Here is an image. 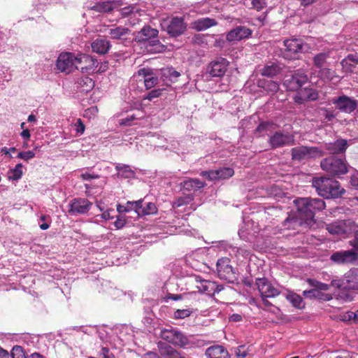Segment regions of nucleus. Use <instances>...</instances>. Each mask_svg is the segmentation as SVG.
Masks as SVG:
<instances>
[{"label": "nucleus", "mask_w": 358, "mask_h": 358, "mask_svg": "<svg viewBox=\"0 0 358 358\" xmlns=\"http://www.w3.org/2000/svg\"><path fill=\"white\" fill-rule=\"evenodd\" d=\"M298 216L307 224L313 222L315 212L325 208V203L320 199L299 198L295 200Z\"/></svg>", "instance_id": "1"}, {"label": "nucleus", "mask_w": 358, "mask_h": 358, "mask_svg": "<svg viewBox=\"0 0 358 358\" xmlns=\"http://www.w3.org/2000/svg\"><path fill=\"white\" fill-rule=\"evenodd\" d=\"M312 184L317 194L327 199L338 198L345 192L339 182L330 178L324 176L314 178Z\"/></svg>", "instance_id": "2"}, {"label": "nucleus", "mask_w": 358, "mask_h": 358, "mask_svg": "<svg viewBox=\"0 0 358 358\" xmlns=\"http://www.w3.org/2000/svg\"><path fill=\"white\" fill-rule=\"evenodd\" d=\"M160 336L167 342L182 348H192L196 345L194 336L185 335L176 329H164Z\"/></svg>", "instance_id": "3"}, {"label": "nucleus", "mask_w": 358, "mask_h": 358, "mask_svg": "<svg viewBox=\"0 0 358 358\" xmlns=\"http://www.w3.org/2000/svg\"><path fill=\"white\" fill-rule=\"evenodd\" d=\"M157 36L158 31L157 29L145 27L137 34L136 39L138 42L143 43L147 48L150 46L148 51L157 52L159 51L160 48Z\"/></svg>", "instance_id": "4"}, {"label": "nucleus", "mask_w": 358, "mask_h": 358, "mask_svg": "<svg viewBox=\"0 0 358 358\" xmlns=\"http://www.w3.org/2000/svg\"><path fill=\"white\" fill-rule=\"evenodd\" d=\"M320 165L322 170L331 175L340 176L348 172L345 161L336 157L325 158L321 162Z\"/></svg>", "instance_id": "5"}, {"label": "nucleus", "mask_w": 358, "mask_h": 358, "mask_svg": "<svg viewBox=\"0 0 358 358\" xmlns=\"http://www.w3.org/2000/svg\"><path fill=\"white\" fill-rule=\"evenodd\" d=\"M357 226L350 220H338L327 225V230L332 235L341 236L343 238L357 231Z\"/></svg>", "instance_id": "6"}, {"label": "nucleus", "mask_w": 358, "mask_h": 358, "mask_svg": "<svg viewBox=\"0 0 358 358\" xmlns=\"http://www.w3.org/2000/svg\"><path fill=\"white\" fill-rule=\"evenodd\" d=\"M292 157L294 160L302 161L310 158L319 157L324 155L319 147L299 146L292 149Z\"/></svg>", "instance_id": "7"}, {"label": "nucleus", "mask_w": 358, "mask_h": 358, "mask_svg": "<svg viewBox=\"0 0 358 358\" xmlns=\"http://www.w3.org/2000/svg\"><path fill=\"white\" fill-rule=\"evenodd\" d=\"M76 55L71 52L61 53L57 60V67L62 72L69 73L76 69Z\"/></svg>", "instance_id": "8"}, {"label": "nucleus", "mask_w": 358, "mask_h": 358, "mask_svg": "<svg viewBox=\"0 0 358 358\" xmlns=\"http://www.w3.org/2000/svg\"><path fill=\"white\" fill-rule=\"evenodd\" d=\"M255 285L262 298H273L280 294L279 289L265 278H257Z\"/></svg>", "instance_id": "9"}, {"label": "nucleus", "mask_w": 358, "mask_h": 358, "mask_svg": "<svg viewBox=\"0 0 358 358\" xmlns=\"http://www.w3.org/2000/svg\"><path fill=\"white\" fill-rule=\"evenodd\" d=\"M284 45L285 47V57L288 59H294L292 55L302 52L306 50V44H305L301 39L299 38H290L284 41Z\"/></svg>", "instance_id": "10"}, {"label": "nucleus", "mask_w": 358, "mask_h": 358, "mask_svg": "<svg viewBox=\"0 0 358 358\" xmlns=\"http://www.w3.org/2000/svg\"><path fill=\"white\" fill-rule=\"evenodd\" d=\"M308 81L307 76L301 71H296L284 81V85L289 91H299L301 86Z\"/></svg>", "instance_id": "11"}, {"label": "nucleus", "mask_w": 358, "mask_h": 358, "mask_svg": "<svg viewBox=\"0 0 358 358\" xmlns=\"http://www.w3.org/2000/svg\"><path fill=\"white\" fill-rule=\"evenodd\" d=\"M217 272L218 277L229 282L232 281L234 273L232 266L229 264L228 258H222L217 262Z\"/></svg>", "instance_id": "12"}, {"label": "nucleus", "mask_w": 358, "mask_h": 358, "mask_svg": "<svg viewBox=\"0 0 358 358\" xmlns=\"http://www.w3.org/2000/svg\"><path fill=\"white\" fill-rule=\"evenodd\" d=\"M357 258L358 255L353 250L337 251L334 252L330 257L331 261L338 264L352 263Z\"/></svg>", "instance_id": "13"}, {"label": "nucleus", "mask_w": 358, "mask_h": 358, "mask_svg": "<svg viewBox=\"0 0 358 358\" xmlns=\"http://www.w3.org/2000/svg\"><path fill=\"white\" fill-rule=\"evenodd\" d=\"M92 203L86 199H74L69 203V213L71 215L85 214L90 209Z\"/></svg>", "instance_id": "14"}, {"label": "nucleus", "mask_w": 358, "mask_h": 358, "mask_svg": "<svg viewBox=\"0 0 358 358\" xmlns=\"http://www.w3.org/2000/svg\"><path fill=\"white\" fill-rule=\"evenodd\" d=\"M76 69L80 70L83 73H89L94 70L97 62L90 55L80 54L76 55Z\"/></svg>", "instance_id": "15"}, {"label": "nucleus", "mask_w": 358, "mask_h": 358, "mask_svg": "<svg viewBox=\"0 0 358 358\" xmlns=\"http://www.w3.org/2000/svg\"><path fill=\"white\" fill-rule=\"evenodd\" d=\"M252 33L250 29L244 26H238L227 34L226 38L230 43H236L249 38Z\"/></svg>", "instance_id": "16"}, {"label": "nucleus", "mask_w": 358, "mask_h": 358, "mask_svg": "<svg viewBox=\"0 0 358 358\" xmlns=\"http://www.w3.org/2000/svg\"><path fill=\"white\" fill-rule=\"evenodd\" d=\"M129 205L134 206V210L138 216H143L146 215H152L157 213V208L154 203L148 202L144 206L143 205V200L140 199L133 202H129Z\"/></svg>", "instance_id": "17"}, {"label": "nucleus", "mask_w": 358, "mask_h": 358, "mask_svg": "<svg viewBox=\"0 0 358 358\" xmlns=\"http://www.w3.org/2000/svg\"><path fill=\"white\" fill-rule=\"evenodd\" d=\"M234 174L233 169L229 167L221 168L217 170H211L209 171H203L201 175L208 178L210 180L220 179H227Z\"/></svg>", "instance_id": "18"}, {"label": "nucleus", "mask_w": 358, "mask_h": 358, "mask_svg": "<svg viewBox=\"0 0 358 358\" xmlns=\"http://www.w3.org/2000/svg\"><path fill=\"white\" fill-rule=\"evenodd\" d=\"M229 66V62L224 58H220L212 62L208 66V73L213 77H222L224 75Z\"/></svg>", "instance_id": "19"}, {"label": "nucleus", "mask_w": 358, "mask_h": 358, "mask_svg": "<svg viewBox=\"0 0 358 358\" xmlns=\"http://www.w3.org/2000/svg\"><path fill=\"white\" fill-rule=\"evenodd\" d=\"M332 103L337 108L345 113H351L354 111L357 107V101L347 96H341L337 99H334Z\"/></svg>", "instance_id": "20"}, {"label": "nucleus", "mask_w": 358, "mask_h": 358, "mask_svg": "<svg viewBox=\"0 0 358 358\" xmlns=\"http://www.w3.org/2000/svg\"><path fill=\"white\" fill-rule=\"evenodd\" d=\"M269 143L273 148L290 145L294 143V136L290 134H285L280 131H276L270 136Z\"/></svg>", "instance_id": "21"}, {"label": "nucleus", "mask_w": 358, "mask_h": 358, "mask_svg": "<svg viewBox=\"0 0 358 358\" xmlns=\"http://www.w3.org/2000/svg\"><path fill=\"white\" fill-rule=\"evenodd\" d=\"M195 281L196 282V287L201 293L212 295L215 294V292H218L220 290L215 282L203 280L199 276L195 277Z\"/></svg>", "instance_id": "22"}, {"label": "nucleus", "mask_w": 358, "mask_h": 358, "mask_svg": "<svg viewBox=\"0 0 358 358\" xmlns=\"http://www.w3.org/2000/svg\"><path fill=\"white\" fill-rule=\"evenodd\" d=\"M348 148V142L345 139H338L334 142L326 143L320 147L322 150H327L331 154H338L345 151ZM324 152V151H323Z\"/></svg>", "instance_id": "23"}, {"label": "nucleus", "mask_w": 358, "mask_h": 358, "mask_svg": "<svg viewBox=\"0 0 358 358\" xmlns=\"http://www.w3.org/2000/svg\"><path fill=\"white\" fill-rule=\"evenodd\" d=\"M317 99V92L312 88L300 89L294 97L295 102L299 104L306 101H315Z\"/></svg>", "instance_id": "24"}, {"label": "nucleus", "mask_w": 358, "mask_h": 358, "mask_svg": "<svg viewBox=\"0 0 358 358\" xmlns=\"http://www.w3.org/2000/svg\"><path fill=\"white\" fill-rule=\"evenodd\" d=\"M186 26L182 18L173 17L167 26V32L172 36H178L184 32Z\"/></svg>", "instance_id": "25"}, {"label": "nucleus", "mask_w": 358, "mask_h": 358, "mask_svg": "<svg viewBox=\"0 0 358 358\" xmlns=\"http://www.w3.org/2000/svg\"><path fill=\"white\" fill-rule=\"evenodd\" d=\"M345 288L358 290V269L352 268L345 274Z\"/></svg>", "instance_id": "26"}, {"label": "nucleus", "mask_w": 358, "mask_h": 358, "mask_svg": "<svg viewBox=\"0 0 358 358\" xmlns=\"http://www.w3.org/2000/svg\"><path fill=\"white\" fill-rule=\"evenodd\" d=\"M130 30L124 27H113L108 29V33L112 39L127 40L130 35Z\"/></svg>", "instance_id": "27"}, {"label": "nucleus", "mask_w": 358, "mask_h": 358, "mask_svg": "<svg viewBox=\"0 0 358 358\" xmlns=\"http://www.w3.org/2000/svg\"><path fill=\"white\" fill-rule=\"evenodd\" d=\"M205 354L208 358H230L228 351L222 345L210 346Z\"/></svg>", "instance_id": "28"}, {"label": "nucleus", "mask_w": 358, "mask_h": 358, "mask_svg": "<svg viewBox=\"0 0 358 358\" xmlns=\"http://www.w3.org/2000/svg\"><path fill=\"white\" fill-rule=\"evenodd\" d=\"M138 76L143 78V82L147 89L153 87L157 83V77L154 76L152 70L149 69H140Z\"/></svg>", "instance_id": "29"}, {"label": "nucleus", "mask_w": 358, "mask_h": 358, "mask_svg": "<svg viewBox=\"0 0 358 358\" xmlns=\"http://www.w3.org/2000/svg\"><path fill=\"white\" fill-rule=\"evenodd\" d=\"M303 295L306 298L317 299L324 301H330L333 298L331 294L322 293L318 289L314 287L312 289L303 291Z\"/></svg>", "instance_id": "30"}, {"label": "nucleus", "mask_w": 358, "mask_h": 358, "mask_svg": "<svg viewBox=\"0 0 358 358\" xmlns=\"http://www.w3.org/2000/svg\"><path fill=\"white\" fill-rule=\"evenodd\" d=\"M110 48V43L106 38H97L92 43L93 52L98 54H106Z\"/></svg>", "instance_id": "31"}, {"label": "nucleus", "mask_w": 358, "mask_h": 358, "mask_svg": "<svg viewBox=\"0 0 358 358\" xmlns=\"http://www.w3.org/2000/svg\"><path fill=\"white\" fill-rule=\"evenodd\" d=\"M216 24V20L210 17L201 18L192 23V28L197 31L205 30Z\"/></svg>", "instance_id": "32"}, {"label": "nucleus", "mask_w": 358, "mask_h": 358, "mask_svg": "<svg viewBox=\"0 0 358 358\" xmlns=\"http://www.w3.org/2000/svg\"><path fill=\"white\" fill-rule=\"evenodd\" d=\"M358 64V56L355 54H350L341 62L343 69L346 72H351Z\"/></svg>", "instance_id": "33"}, {"label": "nucleus", "mask_w": 358, "mask_h": 358, "mask_svg": "<svg viewBox=\"0 0 358 358\" xmlns=\"http://www.w3.org/2000/svg\"><path fill=\"white\" fill-rule=\"evenodd\" d=\"M182 188L187 191H195L202 188L204 183L198 179H188L181 183Z\"/></svg>", "instance_id": "34"}, {"label": "nucleus", "mask_w": 358, "mask_h": 358, "mask_svg": "<svg viewBox=\"0 0 358 358\" xmlns=\"http://www.w3.org/2000/svg\"><path fill=\"white\" fill-rule=\"evenodd\" d=\"M258 86L268 93H275L279 90V84L273 80H260L258 81Z\"/></svg>", "instance_id": "35"}, {"label": "nucleus", "mask_w": 358, "mask_h": 358, "mask_svg": "<svg viewBox=\"0 0 358 358\" xmlns=\"http://www.w3.org/2000/svg\"><path fill=\"white\" fill-rule=\"evenodd\" d=\"M77 84L80 91L83 92H88L94 87V82L87 76L79 78Z\"/></svg>", "instance_id": "36"}, {"label": "nucleus", "mask_w": 358, "mask_h": 358, "mask_svg": "<svg viewBox=\"0 0 358 358\" xmlns=\"http://www.w3.org/2000/svg\"><path fill=\"white\" fill-rule=\"evenodd\" d=\"M285 297L295 308L301 309L304 307L303 299L300 295L293 292H288Z\"/></svg>", "instance_id": "37"}, {"label": "nucleus", "mask_w": 358, "mask_h": 358, "mask_svg": "<svg viewBox=\"0 0 358 358\" xmlns=\"http://www.w3.org/2000/svg\"><path fill=\"white\" fill-rule=\"evenodd\" d=\"M117 7V4L113 1H104L98 3L92 8L93 10L98 12H110Z\"/></svg>", "instance_id": "38"}, {"label": "nucleus", "mask_w": 358, "mask_h": 358, "mask_svg": "<svg viewBox=\"0 0 358 358\" xmlns=\"http://www.w3.org/2000/svg\"><path fill=\"white\" fill-rule=\"evenodd\" d=\"M115 169L117 171V175L120 177L124 178H131L134 177V172L129 166L125 164H117L115 166Z\"/></svg>", "instance_id": "39"}, {"label": "nucleus", "mask_w": 358, "mask_h": 358, "mask_svg": "<svg viewBox=\"0 0 358 358\" xmlns=\"http://www.w3.org/2000/svg\"><path fill=\"white\" fill-rule=\"evenodd\" d=\"M23 174V165L19 163L15 166L10 169L8 173V178L11 180H18L20 179Z\"/></svg>", "instance_id": "40"}, {"label": "nucleus", "mask_w": 358, "mask_h": 358, "mask_svg": "<svg viewBox=\"0 0 358 358\" xmlns=\"http://www.w3.org/2000/svg\"><path fill=\"white\" fill-rule=\"evenodd\" d=\"M163 358H185L176 350L171 346H166L160 350Z\"/></svg>", "instance_id": "41"}, {"label": "nucleus", "mask_w": 358, "mask_h": 358, "mask_svg": "<svg viewBox=\"0 0 358 358\" xmlns=\"http://www.w3.org/2000/svg\"><path fill=\"white\" fill-rule=\"evenodd\" d=\"M280 71V68L276 64H271L266 66L262 69V75L267 77H273L278 74Z\"/></svg>", "instance_id": "42"}, {"label": "nucleus", "mask_w": 358, "mask_h": 358, "mask_svg": "<svg viewBox=\"0 0 358 358\" xmlns=\"http://www.w3.org/2000/svg\"><path fill=\"white\" fill-rule=\"evenodd\" d=\"M307 282L310 285V286L315 289H318L320 292L327 291L329 289L330 287V285L321 282L315 279L308 278L307 280Z\"/></svg>", "instance_id": "43"}, {"label": "nucleus", "mask_w": 358, "mask_h": 358, "mask_svg": "<svg viewBox=\"0 0 358 358\" xmlns=\"http://www.w3.org/2000/svg\"><path fill=\"white\" fill-rule=\"evenodd\" d=\"M163 76L171 81H176L180 76V73L173 67H168L163 70Z\"/></svg>", "instance_id": "44"}, {"label": "nucleus", "mask_w": 358, "mask_h": 358, "mask_svg": "<svg viewBox=\"0 0 358 358\" xmlns=\"http://www.w3.org/2000/svg\"><path fill=\"white\" fill-rule=\"evenodd\" d=\"M192 313L191 309H178L173 313L175 319H185Z\"/></svg>", "instance_id": "45"}, {"label": "nucleus", "mask_w": 358, "mask_h": 358, "mask_svg": "<svg viewBox=\"0 0 358 358\" xmlns=\"http://www.w3.org/2000/svg\"><path fill=\"white\" fill-rule=\"evenodd\" d=\"M330 285L339 289H346L345 276L343 279H331Z\"/></svg>", "instance_id": "46"}, {"label": "nucleus", "mask_w": 358, "mask_h": 358, "mask_svg": "<svg viewBox=\"0 0 358 358\" xmlns=\"http://www.w3.org/2000/svg\"><path fill=\"white\" fill-rule=\"evenodd\" d=\"M34 157H35V152L32 150L20 152L17 155L18 158L25 160V161H29V160L33 159Z\"/></svg>", "instance_id": "47"}, {"label": "nucleus", "mask_w": 358, "mask_h": 358, "mask_svg": "<svg viewBox=\"0 0 358 358\" xmlns=\"http://www.w3.org/2000/svg\"><path fill=\"white\" fill-rule=\"evenodd\" d=\"M11 356L13 358H24L25 357L22 348L18 345L13 347Z\"/></svg>", "instance_id": "48"}, {"label": "nucleus", "mask_w": 358, "mask_h": 358, "mask_svg": "<svg viewBox=\"0 0 358 358\" xmlns=\"http://www.w3.org/2000/svg\"><path fill=\"white\" fill-rule=\"evenodd\" d=\"M275 128V124L271 123V122H263L261 123L258 127L257 131L259 132H262L263 131H271L273 129Z\"/></svg>", "instance_id": "49"}, {"label": "nucleus", "mask_w": 358, "mask_h": 358, "mask_svg": "<svg viewBox=\"0 0 358 358\" xmlns=\"http://www.w3.org/2000/svg\"><path fill=\"white\" fill-rule=\"evenodd\" d=\"M327 55L325 53H320L314 57L315 65L317 67H321L325 62Z\"/></svg>", "instance_id": "50"}, {"label": "nucleus", "mask_w": 358, "mask_h": 358, "mask_svg": "<svg viewBox=\"0 0 358 358\" xmlns=\"http://www.w3.org/2000/svg\"><path fill=\"white\" fill-rule=\"evenodd\" d=\"M268 0H252V4L257 10L264 9L267 5Z\"/></svg>", "instance_id": "51"}, {"label": "nucleus", "mask_w": 358, "mask_h": 358, "mask_svg": "<svg viewBox=\"0 0 358 358\" xmlns=\"http://www.w3.org/2000/svg\"><path fill=\"white\" fill-rule=\"evenodd\" d=\"M73 127L78 135H81L84 133L85 127L80 119H78L73 124Z\"/></svg>", "instance_id": "52"}, {"label": "nucleus", "mask_w": 358, "mask_h": 358, "mask_svg": "<svg viewBox=\"0 0 358 358\" xmlns=\"http://www.w3.org/2000/svg\"><path fill=\"white\" fill-rule=\"evenodd\" d=\"M138 11V9L136 8V6H131L123 8L121 12L123 15H127L129 14H134L135 13H137Z\"/></svg>", "instance_id": "53"}, {"label": "nucleus", "mask_w": 358, "mask_h": 358, "mask_svg": "<svg viewBox=\"0 0 358 358\" xmlns=\"http://www.w3.org/2000/svg\"><path fill=\"white\" fill-rule=\"evenodd\" d=\"M162 90H153L150 91L148 94L146 96L145 99H148L150 101L152 100L154 98H157L162 94Z\"/></svg>", "instance_id": "54"}, {"label": "nucleus", "mask_w": 358, "mask_h": 358, "mask_svg": "<svg viewBox=\"0 0 358 358\" xmlns=\"http://www.w3.org/2000/svg\"><path fill=\"white\" fill-rule=\"evenodd\" d=\"M129 201H128L125 206L119 204L117 206V210L119 213H125L134 210V206H132L131 205H129Z\"/></svg>", "instance_id": "55"}, {"label": "nucleus", "mask_w": 358, "mask_h": 358, "mask_svg": "<svg viewBox=\"0 0 358 358\" xmlns=\"http://www.w3.org/2000/svg\"><path fill=\"white\" fill-rule=\"evenodd\" d=\"M80 177L83 180H90L92 179H96V178H99V175L94 174V173H90L88 172L82 173L80 175Z\"/></svg>", "instance_id": "56"}, {"label": "nucleus", "mask_w": 358, "mask_h": 358, "mask_svg": "<svg viewBox=\"0 0 358 358\" xmlns=\"http://www.w3.org/2000/svg\"><path fill=\"white\" fill-rule=\"evenodd\" d=\"M235 353L238 358H244L248 355V352L244 350L243 346L238 347L235 351Z\"/></svg>", "instance_id": "57"}, {"label": "nucleus", "mask_w": 358, "mask_h": 358, "mask_svg": "<svg viewBox=\"0 0 358 358\" xmlns=\"http://www.w3.org/2000/svg\"><path fill=\"white\" fill-rule=\"evenodd\" d=\"M126 224V220L122 217H117V220L114 222V225L116 227V229H120L124 227Z\"/></svg>", "instance_id": "58"}, {"label": "nucleus", "mask_w": 358, "mask_h": 358, "mask_svg": "<svg viewBox=\"0 0 358 358\" xmlns=\"http://www.w3.org/2000/svg\"><path fill=\"white\" fill-rule=\"evenodd\" d=\"M98 113V109H97V107L96 106H94V107H91L90 108H87L85 111V116H90V115H96V114Z\"/></svg>", "instance_id": "59"}, {"label": "nucleus", "mask_w": 358, "mask_h": 358, "mask_svg": "<svg viewBox=\"0 0 358 358\" xmlns=\"http://www.w3.org/2000/svg\"><path fill=\"white\" fill-rule=\"evenodd\" d=\"M134 119H135V117H134V115L128 116L126 118L120 120V124H122V125H130L131 124V122L133 120H134Z\"/></svg>", "instance_id": "60"}, {"label": "nucleus", "mask_w": 358, "mask_h": 358, "mask_svg": "<svg viewBox=\"0 0 358 358\" xmlns=\"http://www.w3.org/2000/svg\"><path fill=\"white\" fill-rule=\"evenodd\" d=\"M355 317H356V315H355V312L348 311L345 314L343 320L349 321L353 320L355 322Z\"/></svg>", "instance_id": "61"}, {"label": "nucleus", "mask_w": 358, "mask_h": 358, "mask_svg": "<svg viewBox=\"0 0 358 358\" xmlns=\"http://www.w3.org/2000/svg\"><path fill=\"white\" fill-rule=\"evenodd\" d=\"M238 235L242 239H249L248 237L247 229L242 227L238 231Z\"/></svg>", "instance_id": "62"}, {"label": "nucleus", "mask_w": 358, "mask_h": 358, "mask_svg": "<svg viewBox=\"0 0 358 358\" xmlns=\"http://www.w3.org/2000/svg\"><path fill=\"white\" fill-rule=\"evenodd\" d=\"M190 200V198L189 197H186V198H179L176 202H175V205L178 207L179 206H182L183 204H185L186 202H188Z\"/></svg>", "instance_id": "63"}, {"label": "nucleus", "mask_w": 358, "mask_h": 358, "mask_svg": "<svg viewBox=\"0 0 358 358\" xmlns=\"http://www.w3.org/2000/svg\"><path fill=\"white\" fill-rule=\"evenodd\" d=\"M350 182L352 186L358 187V172L352 176Z\"/></svg>", "instance_id": "64"}]
</instances>
